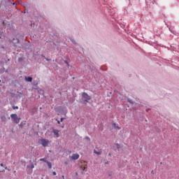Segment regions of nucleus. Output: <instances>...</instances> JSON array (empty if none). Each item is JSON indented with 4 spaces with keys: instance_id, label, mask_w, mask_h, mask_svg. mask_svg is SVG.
Masks as SVG:
<instances>
[{
    "instance_id": "f257e3e1",
    "label": "nucleus",
    "mask_w": 179,
    "mask_h": 179,
    "mask_svg": "<svg viewBox=\"0 0 179 179\" xmlns=\"http://www.w3.org/2000/svg\"><path fill=\"white\" fill-rule=\"evenodd\" d=\"M11 118L15 121L16 124H19L20 122V118L17 117V115L16 114H11L10 115Z\"/></svg>"
},
{
    "instance_id": "f03ea898",
    "label": "nucleus",
    "mask_w": 179,
    "mask_h": 179,
    "mask_svg": "<svg viewBox=\"0 0 179 179\" xmlns=\"http://www.w3.org/2000/svg\"><path fill=\"white\" fill-rule=\"evenodd\" d=\"M82 96L83 97V99H85V101L87 102L88 100H92V96H90V95H89L86 92H83Z\"/></svg>"
},
{
    "instance_id": "7ed1b4c3",
    "label": "nucleus",
    "mask_w": 179,
    "mask_h": 179,
    "mask_svg": "<svg viewBox=\"0 0 179 179\" xmlns=\"http://www.w3.org/2000/svg\"><path fill=\"white\" fill-rule=\"evenodd\" d=\"M41 143L42 146H43V148H46V146H48V145L50 143V141H48L45 138H43L41 140Z\"/></svg>"
},
{
    "instance_id": "20e7f679",
    "label": "nucleus",
    "mask_w": 179,
    "mask_h": 179,
    "mask_svg": "<svg viewBox=\"0 0 179 179\" xmlns=\"http://www.w3.org/2000/svg\"><path fill=\"white\" fill-rule=\"evenodd\" d=\"M80 168L81 169V170H83V171H85V170H86V169H87V162H81V164L80 166Z\"/></svg>"
},
{
    "instance_id": "39448f33",
    "label": "nucleus",
    "mask_w": 179,
    "mask_h": 179,
    "mask_svg": "<svg viewBox=\"0 0 179 179\" xmlns=\"http://www.w3.org/2000/svg\"><path fill=\"white\" fill-rule=\"evenodd\" d=\"M79 157H80L79 154H73L72 156L70 157V159H71V160H78Z\"/></svg>"
},
{
    "instance_id": "423d86ee",
    "label": "nucleus",
    "mask_w": 179,
    "mask_h": 179,
    "mask_svg": "<svg viewBox=\"0 0 179 179\" xmlns=\"http://www.w3.org/2000/svg\"><path fill=\"white\" fill-rule=\"evenodd\" d=\"M52 132H53L54 135H55L56 138H59V130L53 129Z\"/></svg>"
},
{
    "instance_id": "0eeeda50",
    "label": "nucleus",
    "mask_w": 179,
    "mask_h": 179,
    "mask_svg": "<svg viewBox=\"0 0 179 179\" xmlns=\"http://www.w3.org/2000/svg\"><path fill=\"white\" fill-rule=\"evenodd\" d=\"M30 162H31V164L27 165V169H29V170H33V169L34 168V164H33V162H31V161H30Z\"/></svg>"
},
{
    "instance_id": "6e6552de",
    "label": "nucleus",
    "mask_w": 179,
    "mask_h": 179,
    "mask_svg": "<svg viewBox=\"0 0 179 179\" xmlns=\"http://www.w3.org/2000/svg\"><path fill=\"white\" fill-rule=\"evenodd\" d=\"M25 80L27 82H31V80H33V78H31V77H25Z\"/></svg>"
},
{
    "instance_id": "1a4fd4ad",
    "label": "nucleus",
    "mask_w": 179,
    "mask_h": 179,
    "mask_svg": "<svg viewBox=\"0 0 179 179\" xmlns=\"http://www.w3.org/2000/svg\"><path fill=\"white\" fill-rule=\"evenodd\" d=\"M94 153H95V155H97L98 156L101 155V151H96V150H94Z\"/></svg>"
},
{
    "instance_id": "9d476101",
    "label": "nucleus",
    "mask_w": 179,
    "mask_h": 179,
    "mask_svg": "<svg viewBox=\"0 0 179 179\" xmlns=\"http://www.w3.org/2000/svg\"><path fill=\"white\" fill-rule=\"evenodd\" d=\"M46 163H47L49 169H51L52 167V165L51 164V162H47Z\"/></svg>"
},
{
    "instance_id": "9b49d317",
    "label": "nucleus",
    "mask_w": 179,
    "mask_h": 179,
    "mask_svg": "<svg viewBox=\"0 0 179 179\" xmlns=\"http://www.w3.org/2000/svg\"><path fill=\"white\" fill-rule=\"evenodd\" d=\"M40 162H44L45 163H47V160L45 159V158H41L40 159Z\"/></svg>"
},
{
    "instance_id": "f8f14e48",
    "label": "nucleus",
    "mask_w": 179,
    "mask_h": 179,
    "mask_svg": "<svg viewBox=\"0 0 179 179\" xmlns=\"http://www.w3.org/2000/svg\"><path fill=\"white\" fill-rule=\"evenodd\" d=\"M113 127H115V128H117V129H121V127H118V126H115V123H113Z\"/></svg>"
},
{
    "instance_id": "ddd939ff",
    "label": "nucleus",
    "mask_w": 179,
    "mask_h": 179,
    "mask_svg": "<svg viewBox=\"0 0 179 179\" xmlns=\"http://www.w3.org/2000/svg\"><path fill=\"white\" fill-rule=\"evenodd\" d=\"M85 139H86L87 141H90V138H89V137H87V136L85 137Z\"/></svg>"
},
{
    "instance_id": "4468645a",
    "label": "nucleus",
    "mask_w": 179,
    "mask_h": 179,
    "mask_svg": "<svg viewBox=\"0 0 179 179\" xmlns=\"http://www.w3.org/2000/svg\"><path fill=\"white\" fill-rule=\"evenodd\" d=\"M52 174H53V176H57V172L53 171V172H52Z\"/></svg>"
},
{
    "instance_id": "2eb2a0df",
    "label": "nucleus",
    "mask_w": 179,
    "mask_h": 179,
    "mask_svg": "<svg viewBox=\"0 0 179 179\" xmlns=\"http://www.w3.org/2000/svg\"><path fill=\"white\" fill-rule=\"evenodd\" d=\"M56 121H57V124H61V122L59 120H58L57 119H56Z\"/></svg>"
},
{
    "instance_id": "dca6fc26",
    "label": "nucleus",
    "mask_w": 179,
    "mask_h": 179,
    "mask_svg": "<svg viewBox=\"0 0 179 179\" xmlns=\"http://www.w3.org/2000/svg\"><path fill=\"white\" fill-rule=\"evenodd\" d=\"M62 121H64V117H62V118L60 119V122H62Z\"/></svg>"
},
{
    "instance_id": "f3484780",
    "label": "nucleus",
    "mask_w": 179,
    "mask_h": 179,
    "mask_svg": "<svg viewBox=\"0 0 179 179\" xmlns=\"http://www.w3.org/2000/svg\"><path fill=\"white\" fill-rule=\"evenodd\" d=\"M0 166H1V167H3V164H1Z\"/></svg>"
},
{
    "instance_id": "a211bd4d",
    "label": "nucleus",
    "mask_w": 179,
    "mask_h": 179,
    "mask_svg": "<svg viewBox=\"0 0 179 179\" xmlns=\"http://www.w3.org/2000/svg\"><path fill=\"white\" fill-rule=\"evenodd\" d=\"M63 179H65V176H62Z\"/></svg>"
},
{
    "instance_id": "6ab92c4d",
    "label": "nucleus",
    "mask_w": 179,
    "mask_h": 179,
    "mask_svg": "<svg viewBox=\"0 0 179 179\" xmlns=\"http://www.w3.org/2000/svg\"><path fill=\"white\" fill-rule=\"evenodd\" d=\"M65 63L67 64V65H68V62H65Z\"/></svg>"
},
{
    "instance_id": "aec40b11",
    "label": "nucleus",
    "mask_w": 179,
    "mask_h": 179,
    "mask_svg": "<svg viewBox=\"0 0 179 179\" xmlns=\"http://www.w3.org/2000/svg\"><path fill=\"white\" fill-rule=\"evenodd\" d=\"M15 108H18V107H17V106H16V107H15Z\"/></svg>"
},
{
    "instance_id": "412c9836",
    "label": "nucleus",
    "mask_w": 179,
    "mask_h": 179,
    "mask_svg": "<svg viewBox=\"0 0 179 179\" xmlns=\"http://www.w3.org/2000/svg\"><path fill=\"white\" fill-rule=\"evenodd\" d=\"M0 83H1V80H0Z\"/></svg>"
}]
</instances>
